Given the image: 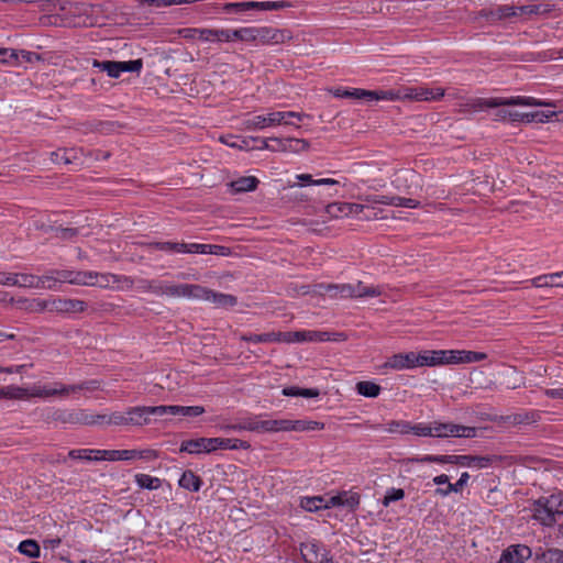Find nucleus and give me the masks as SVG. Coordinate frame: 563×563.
I'll return each mask as SVG.
<instances>
[{"label":"nucleus","mask_w":563,"mask_h":563,"mask_svg":"<svg viewBox=\"0 0 563 563\" xmlns=\"http://www.w3.org/2000/svg\"><path fill=\"white\" fill-rule=\"evenodd\" d=\"M318 294L328 292L332 298H363L378 297L383 294L379 286H366L362 282L352 284H318L314 289Z\"/></svg>","instance_id":"f257e3e1"},{"label":"nucleus","mask_w":563,"mask_h":563,"mask_svg":"<svg viewBox=\"0 0 563 563\" xmlns=\"http://www.w3.org/2000/svg\"><path fill=\"white\" fill-rule=\"evenodd\" d=\"M305 117H307L305 113L295 111H273L247 119L243 122V124L245 130L257 131L280 124L290 125L294 123L290 122L289 119L301 120Z\"/></svg>","instance_id":"f03ea898"},{"label":"nucleus","mask_w":563,"mask_h":563,"mask_svg":"<svg viewBox=\"0 0 563 563\" xmlns=\"http://www.w3.org/2000/svg\"><path fill=\"white\" fill-rule=\"evenodd\" d=\"M544 103L532 97H510V98H478L468 104L474 111L486 108H500L505 106L538 107Z\"/></svg>","instance_id":"7ed1b4c3"},{"label":"nucleus","mask_w":563,"mask_h":563,"mask_svg":"<svg viewBox=\"0 0 563 563\" xmlns=\"http://www.w3.org/2000/svg\"><path fill=\"white\" fill-rule=\"evenodd\" d=\"M96 382H85L76 385H64L55 383L54 387L34 385L29 390V398H48L53 396H68L71 393H77L82 389L95 388Z\"/></svg>","instance_id":"20e7f679"},{"label":"nucleus","mask_w":563,"mask_h":563,"mask_svg":"<svg viewBox=\"0 0 563 563\" xmlns=\"http://www.w3.org/2000/svg\"><path fill=\"white\" fill-rule=\"evenodd\" d=\"M330 92L336 98H352V99H362L367 102L378 101V100H393L395 99V95L393 91H372L360 88L354 89H343L336 88L331 89Z\"/></svg>","instance_id":"39448f33"},{"label":"nucleus","mask_w":563,"mask_h":563,"mask_svg":"<svg viewBox=\"0 0 563 563\" xmlns=\"http://www.w3.org/2000/svg\"><path fill=\"white\" fill-rule=\"evenodd\" d=\"M164 296L169 298H186L200 300L207 292L206 287L198 284H165Z\"/></svg>","instance_id":"423d86ee"},{"label":"nucleus","mask_w":563,"mask_h":563,"mask_svg":"<svg viewBox=\"0 0 563 563\" xmlns=\"http://www.w3.org/2000/svg\"><path fill=\"white\" fill-rule=\"evenodd\" d=\"M432 437L437 438H474L476 437V429L474 427H467L455 423H431Z\"/></svg>","instance_id":"0eeeda50"},{"label":"nucleus","mask_w":563,"mask_h":563,"mask_svg":"<svg viewBox=\"0 0 563 563\" xmlns=\"http://www.w3.org/2000/svg\"><path fill=\"white\" fill-rule=\"evenodd\" d=\"M104 461H131L135 459L140 460H155L157 452L152 449L144 450H104L100 453Z\"/></svg>","instance_id":"6e6552de"},{"label":"nucleus","mask_w":563,"mask_h":563,"mask_svg":"<svg viewBox=\"0 0 563 563\" xmlns=\"http://www.w3.org/2000/svg\"><path fill=\"white\" fill-rule=\"evenodd\" d=\"M95 285L99 288L112 290H129L133 288L134 282L129 276L96 272Z\"/></svg>","instance_id":"1a4fd4ad"},{"label":"nucleus","mask_w":563,"mask_h":563,"mask_svg":"<svg viewBox=\"0 0 563 563\" xmlns=\"http://www.w3.org/2000/svg\"><path fill=\"white\" fill-rule=\"evenodd\" d=\"M230 428L238 431L277 432L279 431V420H260L257 418H250Z\"/></svg>","instance_id":"9d476101"},{"label":"nucleus","mask_w":563,"mask_h":563,"mask_svg":"<svg viewBox=\"0 0 563 563\" xmlns=\"http://www.w3.org/2000/svg\"><path fill=\"white\" fill-rule=\"evenodd\" d=\"M330 339V333L323 331L283 332V342L285 343L324 342Z\"/></svg>","instance_id":"9b49d317"},{"label":"nucleus","mask_w":563,"mask_h":563,"mask_svg":"<svg viewBox=\"0 0 563 563\" xmlns=\"http://www.w3.org/2000/svg\"><path fill=\"white\" fill-rule=\"evenodd\" d=\"M300 552L305 563H323L331 560L328 551L314 541L302 543Z\"/></svg>","instance_id":"f8f14e48"},{"label":"nucleus","mask_w":563,"mask_h":563,"mask_svg":"<svg viewBox=\"0 0 563 563\" xmlns=\"http://www.w3.org/2000/svg\"><path fill=\"white\" fill-rule=\"evenodd\" d=\"M419 366V356L415 352L399 353L390 356L383 365L395 371L409 369Z\"/></svg>","instance_id":"ddd939ff"},{"label":"nucleus","mask_w":563,"mask_h":563,"mask_svg":"<svg viewBox=\"0 0 563 563\" xmlns=\"http://www.w3.org/2000/svg\"><path fill=\"white\" fill-rule=\"evenodd\" d=\"M271 141L274 143V152H285V153H301L309 148L308 141L303 139H279L272 137Z\"/></svg>","instance_id":"4468645a"},{"label":"nucleus","mask_w":563,"mask_h":563,"mask_svg":"<svg viewBox=\"0 0 563 563\" xmlns=\"http://www.w3.org/2000/svg\"><path fill=\"white\" fill-rule=\"evenodd\" d=\"M53 312L63 314H74L86 310L87 303L84 300L70 298H54L52 299Z\"/></svg>","instance_id":"2eb2a0df"},{"label":"nucleus","mask_w":563,"mask_h":563,"mask_svg":"<svg viewBox=\"0 0 563 563\" xmlns=\"http://www.w3.org/2000/svg\"><path fill=\"white\" fill-rule=\"evenodd\" d=\"M444 96V89H428L423 87L406 88L405 98L417 100V101H432L439 100Z\"/></svg>","instance_id":"dca6fc26"},{"label":"nucleus","mask_w":563,"mask_h":563,"mask_svg":"<svg viewBox=\"0 0 563 563\" xmlns=\"http://www.w3.org/2000/svg\"><path fill=\"white\" fill-rule=\"evenodd\" d=\"M324 424L322 422L312 420H279V431H309V430H322Z\"/></svg>","instance_id":"f3484780"},{"label":"nucleus","mask_w":563,"mask_h":563,"mask_svg":"<svg viewBox=\"0 0 563 563\" xmlns=\"http://www.w3.org/2000/svg\"><path fill=\"white\" fill-rule=\"evenodd\" d=\"M553 10V5L549 3H528L516 5L517 19L528 20L533 15H544Z\"/></svg>","instance_id":"a211bd4d"},{"label":"nucleus","mask_w":563,"mask_h":563,"mask_svg":"<svg viewBox=\"0 0 563 563\" xmlns=\"http://www.w3.org/2000/svg\"><path fill=\"white\" fill-rule=\"evenodd\" d=\"M179 451L189 454L211 453V438H197L185 440L181 442Z\"/></svg>","instance_id":"6ab92c4d"},{"label":"nucleus","mask_w":563,"mask_h":563,"mask_svg":"<svg viewBox=\"0 0 563 563\" xmlns=\"http://www.w3.org/2000/svg\"><path fill=\"white\" fill-rule=\"evenodd\" d=\"M531 555V551L526 545H512L503 552L499 563H523Z\"/></svg>","instance_id":"aec40b11"},{"label":"nucleus","mask_w":563,"mask_h":563,"mask_svg":"<svg viewBox=\"0 0 563 563\" xmlns=\"http://www.w3.org/2000/svg\"><path fill=\"white\" fill-rule=\"evenodd\" d=\"M15 279L14 286L18 287L54 289V285H45L46 275L38 277L32 274H15Z\"/></svg>","instance_id":"412c9836"},{"label":"nucleus","mask_w":563,"mask_h":563,"mask_svg":"<svg viewBox=\"0 0 563 563\" xmlns=\"http://www.w3.org/2000/svg\"><path fill=\"white\" fill-rule=\"evenodd\" d=\"M360 504V496L355 493L343 492L339 495L328 498L329 507L344 506L354 509Z\"/></svg>","instance_id":"4be33fe9"},{"label":"nucleus","mask_w":563,"mask_h":563,"mask_svg":"<svg viewBox=\"0 0 563 563\" xmlns=\"http://www.w3.org/2000/svg\"><path fill=\"white\" fill-rule=\"evenodd\" d=\"M212 452L216 450H249L250 443L239 439L211 438Z\"/></svg>","instance_id":"5701e85b"},{"label":"nucleus","mask_w":563,"mask_h":563,"mask_svg":"<svg viewBox=\"0 0 563 563\" xmlns=\"http://www.w3.org/2000/svg\"><path fill=\"white\" fill-rule=\"evenodd\" d=\"M246 11L261 10V11H278L288 9L291 3L288 1H245Z\"/></svg>","instance_id":"b1692460"},{"label":"nucleus","mask_w":563,"mask_h":563,"mask_svg":"<svg viewBox=\"0 0 563 563\" xmlns=\"http://www.w3.org/2000/svg\"><path fill=\"white\" fill-rule=\"evenodd\" d=\"M206 295L200 299L205 301L213 302L220 307H233L236 305V298L229 294L216 292L206 287Z\"/></svg>","instance_id":"393cba45"},{"label":"nucleus","mask_w":563,"mask_h":563,"mask_svg":"<svg viewBox=\"0 0 563 563\" xmlns=\"http://www.w3.org/2000/svg\"><path fill=\"white\" fill-rule=\"evenodd\" d=\"M533 517L540 521L544 526H552L556 518L552 512H550L549 505L544 500V498L539 499L533 509Z\"/></svg>","instance_id":"a878e982"},{"label":"nucleus","mask_w":563,"mask_h":563,"mask_svg":"<svg viewBox=\"0 0 563 563\" xmlns=\"http://www.w3.org/2000/svg\"><path fill=\"white\" fill-rule=\"evenodd\" d=\"M129 426H144L151 422L146 406H137L130 408L128 411Z\"/></svg>","instance_id":"bb28decb"},{"label":"nucleus","mask_w":563,"mask_h":563,"mask_svg":"<svg viewBox=\"0 0 563 563\" xmlns=\"http://www.w3.org/2000/svg\"><path fill=\"white\" fill-rule=\"evenodd\" d=\"M258 179L254 176H242L230 183V187L233 192H247L253 191L257 188Z\"/></svg>","instance_id":"cd10ccee"},{"label":"nucleus","mask_w":563,"mask_h":563,"mask_svg":"<svg viewBox=\"0 0 563 563\" xmlns=\"http://www.w3.org/2000/svg\"><path fill=\"white\" fill-rule=\"evenodd\" d=\"M444 350L424 351L419 356V366H435L444 364Z\"/></svg>","instance_id":"c85d7f7f"},{"label":"nucleus","mask_w":563,"mask_h":563,"mask_svg":"<svg viewBox=\"0 0 563 563\" xmlns=\"http://www.w3.org/2000/svg\"><path fill=\"white\" fill-rule=\"evenodd\" d=\"M242 341L253 343H272L283 342V332H267L262 334H242L240 336Z\"/></svg>","instance_id":"c756f323"},{"label":"nucleus","mask_w":563,"mask_h":563,"mask_svg":"<svg viewBox=\"0 0 563 563\" xmlns=\"http://www.w3.org/2000/svg\"><path fill=\"white\" fill-rule=\"evenodd\" d=\"M104 450H91V449H78L70 450L68 452V457L73 460H81V461H104V457L101 456L100 453H103Z\"/></svg>","instance_id":"7c9ffc66"},{"label":"nucleus","mask_w":563,"mask_h":563,"mask_svg":"<svg viewBox=\"0 0 563 563\" xmlns=\"http://www.w3.org/2000/svg\"><path fill=\"white\" fill-rule=\"evenodd\" d=\"M166 282L156 279H140L136 288L142 292H152L157 296H164Z\"/></svg>","instance_id":"2f4dec72"},{"label":"nucleus","mask_w":563,"mask_h":563,"mask_svg":"<svg viewBox=\"0 0 563 563\" xmlns=\"http://www.w3.org/2000/svg\"><path fill=\"white\" fill-rule=\"evenodd\" d=\"M300 506L307 511L316 512L320 509L330 508L328 505V499L323 496H312V497H303L300 500Z\"/></svg>","instance_id":"473e14b6"},{"label":"nucleus","mask_w":563,"mask_h":563,"mask_svg":"<svg viewBox=\"0 0 563 563\" xmlns=\"http://www.w3.org/2000/svg\"><path fill=\"white\" fill-rule=\"evenodd\" d=\"M57 419L65 423H80L89 426V422H91V420H89V413L85 410L64 411L58 415Z\"/></svg>","instance_id":"72a5a7b5"},{"label":"nucleus","mask_w":563,"mask_h":563,"mask_svg":"<svg viewBox=\"0 0 563 563\" xmlns=\"http://www.w3.org/2000/svg\"><path fill=\"white\" fill-rule=\"evenodd\" d=\"M179 486L190 492H198L201 487L202 481L192 471H185L179 478Z\"/></svg>","instance_id":"f704fd0d"},{"label":"nucleus","mask_w":563,"mask_h":563,"mask_svg":"<svg viewBox=\"0 0 563 563\" xmlns=\"http://www.w3.org/2000/svg\"><path fill=\"white\" fill-rule=\"evenodd\" d=\"M258 34L256 36V41H261L263 43L268 42H282L285 38L284 32L274 30L267 26L257 27Z\"/></svg>","instance_id":"c9c22d12"},{"label":"nucleus","mask_w":563,"mask_h":563,"mask_svg":"<svg viewBox=\"0 0 563 563\" xmlns=\"http://www.w3.org/2000/svg\"><path fill=\"white\" fill-rule=\"evenodd\" d=\"M76 277V271L70 269H59V271H51L46 274L47 280H53L54 289L56 288L57 283H68L73 285V279Z\"/></svg>","instance_id":"e433bc0d"},{"label":"nucleus","mask_w":563,"mask_h":563,"mask_svg":"<svg viewBox=\"0 0 563 563\" xmlns=\"http://www.w3.org/2000/svg\"><path fill=\"white\" fill-rule=\"evenodd\" d=\"M0 398L16 400L29 399V390L14 385L0 387Z\"/></svg>","instance_id":"4c0bfd02"},{"label":"nucleus","mask_w":563,"mask_h":563,"mask_svg":"<svg viewBox=\"0 0 563 563\" xmlns=\"http://www.w3.org/2000/svg\"><path fill=\"white\" fill-rule=\"evenodd\" d=\"M492 462L488 456L459 455V465L467 467L485 468Z\"/></svg>","instance_id":"58836bf2"},{"label":"nucleus","mask_w":563,"mask_h":563,"mask_svg":"<svg viewBox=\"0 0 563 563\" xmlns=\"http://www.w3.org/2000/svg\"><path fill=\"white\" fill-rule=\"evenodd\" d=\"M549 115H545L543 112H519V111H510L508 113V121L511 122H533V121H543V118H548Z\"/></svg>","instance_id":"ea45409f"},{"label":"nucleus","mask_w":563,"mask_h":563,"mask_svg":"<svg viewBox=\"0 0 563 563\" xmlns=\"http://www.w3.org/2000/svg\"><path fill=\"white\" fill-rule=\"evenodd\" d=\"M356 390L364 397L376 398L380 394L382 388L374 382L362 380L356 384Z\"/></svg>","instance_id":"a19ab883"},{"label":"nucleus","mask_w":563,"mask_h":563,"mask_svg":"<svg viewBox=\"0 0 563 563\" xmlns=\"http://www.w3.org/2000/svg\"><path fill=\"white\" fill-rule=\"evenodd\" d=\"M135 482L140 488L150 490L158 489L162 485V481L158 477H153L147 474H136Z\"/></svg>","instance_id":"79ce46f5"},{"label":"nucleus","mask_w":563,"mask_h":563,"mask_svg":"<svg viewBox=\"0 0 563 563\" xmlns=\"http://www.w3.org/2000/svg\"><path fill=\"white\" fill-rule=\"evenodd\" d=\"M78 158V151L75 148L70 150H58L52 153V161L54 163L71 164Z\"/></svg>","instance_id":"37998d69"},{"label":"nucleus","mask_w":563,"mask_h":563,"mask_svg":"<svg viewBox=\"0 0 563 563\" xmlns=\"http://www.w3.org/2000/svg\"><path fill=\"white\" fill-rule=\"evenodd\" d=\"M18 550L20 553H22L29 558H32V559L38 558L41 554V549H40L38 543L32 539L22 541L19 544Z\"/></svg>","instance_id":"c03bdc74"},{"label":"nucleus","mask_w":563,"mask_h":563,"mask_svg":"<svg viewBox=\"0 0 563 563\" xmlns=\"http://www.w3.org/2000/svg\"><path fill=\"white\" fill-rule=\"evenodd\" d=\"M283 395L288 397H306V398H314L319 396V390L314 388H300V387H286L283 389Z\"/></svg>","instance_id":"a18cd8bd"},{"label":"nucleus","mask_w":563,"mask_h":563,"mask_svg":"<svg viewBox=\"0 0 563 563\" xmlns=\"http://www.w3.org/2000/svg\"><path fill=\"white\" fill-rule=\"evenodd\" d=\"M296 178L299 180V186H305V185H316V186H321V185H338L340 184L339 180H335V179H332V178H321V179H312V176L310 174H299L296 176Z\"/></svg>","instance_id":"49530a36"},{"label":"nucleus","mask_w":563,"mask_h":563,"mask_svg":"<svg viewBox=\"0 0 563 563\" xmlns=\"http://www.w3.org/2000/svg\"><path fill=\"white\" fill-rule=\"evenodd\" d=\"M516 12H517L516 11V5H508V4L499 5L498 8H496L495 10H493L490 12V18L494 21H496V20H504V19H511V18L517 19V13Z\"/></svg>","instance_id":"de8ad7c7"},{"label":"nucleus","mask_w":563,"mask_h":563,"mask_svg":"<svg viewBox=\"0 0 563 563\" xmlns=\"http://www.w3.org/2000/svg\"><path fill=\"white\" fill-rule=\"evenodd\" d=\"M468 479H470L468 473L464 472L461 474V477L459 478V481L456 483L449 484L445 487V490L437 489L435 494L441 495V496H448L451 493H459L467 484Z\"/></svg>","instance_id":"09e8293b"},{"label":"nucleus","mask_w":563,"mask_h":563,"mask_svg":"<svg viewBox=\"0 0 563 563\" xmlns=\"http://www.w3.org/2000/svg\"><path fill=\"white\" fill-rule=\"evenodd\" d=\"M547 504L549 505L550 512L556 516L563 515V493L553 494L547 498H544Z\"/></svg>","instance_id":"8fccbe9b"},{"label":"nucleus","mask_w":563,"mask_h":563,"mask_svg":"<svg viewBox=\"0 0 563 563\" xmlns=\"http://www.w3.org/2000/svg\"><path fill=\"white\" fill-rule=\"evenodd\" d=\"M93 66L100 68L102 71H106L108 76L112 78H118L121 75V71L119 69V63L115 60H93Z\"/></svg>","instance_id":"3c124183"},{"label":"nucleus","mask_w":563,"mask_h":563,"mask_svg":"<svg viewBox=\"0 0 563 563\" xmlns=\"http://www.w3.org/2000/svg\"><path fill=\"white\" fill-rule=\"evenodd\" d=\"M217 8L228 14H242L246 12V2H227Z\"/></svg>","instance_id":"603ef678"},{"label":"nucleus","mask_w":563,"mask_h":563,"mask_svg":"<svg viewBox=\"0 0 563 563\" xmlns=\"http://www.w3.org/2000/svg\"><path fill=\"white\" fill-rule=\"evenodd\" d=\"M420 462L459 465V455H426Z\"/></svg>","instance_id":"864d4df0"},{"label":"nucleus","mask_w":563,"mask_h":563,"mask_svg":"<svg viewBox=\"0 0 563 563\" xmlns=\"http://www.w3.org/2000/svg\"><path fill=\"white\" fill-rule=\"evenodd\" d=\"M51 305H52V299H49V300L35 299L29 303L27 309L31 311H34V312H43V311L53 312V307H51Z\"/></svg>","instance_id":"5fc2aeb1"},{"label":"nucleus","mask_w":563,"mask_h":563,"mask_svg":"<svg viewBox=\"0 0 563 563\" xmlns=\"http://www.w3.org/2000/svg\"><path fill=\"white\" fill-rule=\"evenodd\" d=\"M405 497V492L401 488H390L386 492L383 499V505L388 507L393 501L401 500Z\"/></svg>","instance_id":"6e6d98bb"},{"label":"nucleus","mask_w":563,"mask_h":563,"mask_svg":"<svg viewBox=\"0 0 563 563\" xmlns=\"http://www.w3.org/2000/svg\"><path fill=\"white\" fill-rule=\"evenodd\" d=\"M118 63H119V69L121 73H123V71L139 73L143 67L142 59L118 62Z\"/></svg>","instance_id":"4d7b16f0"},{"label":"nucleus","mask_w":563,"mask_h":563,"mask_svg":"<svg viewBox=\"0 0 563 563\" xmlns=\"http://www.w3.org/2000/svg\"><path fill=\"white\" fill-rule=\"evenodd\" d=\"M409 433H413L418 437H432V430H431V423H417V424H410L409 423Z\"/></svg>","instance_id":"13d9d810"},{"label":"nucleus","mask_w":563,"mask_h":563,"mask_svg":"<svg viewBox=\"0 0 563 563\" xmlns=\"http://www.w3.org/2000/svg\"><path fill=\"white\" fill-rule=\"evenodd\" d=\"M390 433H401V434H408L409 433V422L406 421H390L387 423V429Z\"/></svg>","instance_id":"bf43d9fd"},{"label":"nucleus","mask_w":563,"mask_h":563,"mask_svg":"<svg viewBox=\"0 0 563 563\" xmlns=\"http://www.w3.org/2000/svg\"><path fill=\"white\" fill-rule=\"evenodd\" d=\"M343 207H345V202H334V203H330L325 207V213L330 217V218H340V217H343L345 216V209H343Z\"/></svg>","instance_id":"052dcab7"},{"label":"nucleus","mask_w":563,"mask_h":563,"mask_svg":"<svg viewBox=\"0 0 563 563\" xmlns=\"http://www.w3.org/2000/svg\"><path fill=\"white\" fill-rule=\"evenodd\" d=\"M108 426H129L126 412H112L109 415Z\"/></svg>","instance_id":"680f3d73"},{"label":"nucleus","mask_w":563,"mask_h":563,"mask_svg":"<svg viewBox=\"0 0 563 563\" xmlns=\"http://www.w3.org/2000/svg\"><path fill=\"white\" fill-rule=\"evenodd\" d=\"M487 357L485 353L462 350V363H475Z\"/></svg>","instance_id":"e2e57ef3"},{"label":"nucleus","mask_w":563,"mask_h":563,"mask_svg":"<svg viewBox=\"0 0 563 563\" xmlns=\"http://www.w3.org/2000/svg\"><path fill=\"white\" fill-rule=\"evenodd\" d=\"M391 206L405 207V208H417L419 201L411 198H402L399 196H393Z\"/></svg>","instance_id":"0e129e2a"},{"label":"nucleus","mask_w":563,"mask_h":563,"mask_svg":"<svg viewBox=\"0 0 563 563\" xmlns=\"http://www.w3.org/2000/svg\"><path fill=\"white\" fill-rule=\"evenodd\" d=\"M55 232V236L62 240H70L78 234V230L74 228H51Z\"/></svg>","instance_id":"69168bd1"},{"label":"nucleus","mask_w":563,"mask_h":563,"mask_svg":"<svg viewBox=\"0 0 563 563\" xmlns=\"http://www.w3.org/2000/svg\"><path fill=\"white\" fill-rule=\"evenodd\" d=\"M242 42H255L258 34L257 27L246 26L240 29Z\"/></svg>","instance_id":"338daca9"},{"label":"nucleus","mask_w":563,"mask_h":563,"mask_svg":"<svg viewBox=\"0 0 563 563\" xmlns=\"http://www.w3.org/2000/svg\"><path fill=\"white\" fill-rule=\"evenodd\" d=\"M444 364L462 363V350H444Z\"/></svg>","instance_id":"774afa93"}]
</instances>
